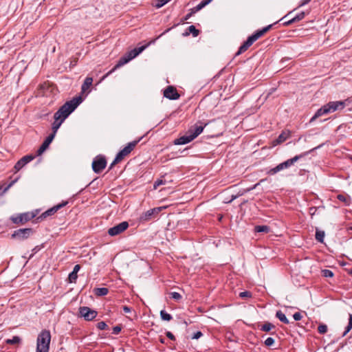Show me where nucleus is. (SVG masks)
Returning <instances> with one entry per match:
<instances>
[{"label": "nucleus", "mask_w": 352, "mask_h": 352, "mask_svg": "<svg viewBox=\"0 0 352 352\" xmlns=\"http://www.w3.org/2000/svg\"><path fill=\"white\" fill-rule=\"evenodd\" d=\"M81 101L82 99L80 97L74 98L72 100L66 102L60 107L54 116V122L52 124L53 132L52 134L56 135V133L63 121L76 109Z\"/></svg>", "instance_id": "nucleus-1"}, {"label": "nucleus", "mask_w": 352, "mask_h": 352, "mask_svg": "<svg viewBox=\"0 0 352 352\" xmlns=\"http://www.w3.org/2000/svg\"><path fill=\"white\" fill-rule=\"evenodd\" d=\"M278 22L276 21L274 24H270L269 25H267L266 27H264L261 30H256L253 34L250 36L248 39L240 46L238 52L236 53L235 56H239L245 51L248 50V49L255 42L257 41L259 38L263 36L265 33H267L268 31H270L272 26L277 23Z\"/></svg>", "instance_id": "nucleus-2"}, {"label": "nucleus", "mask_w": 352, "mask_h": 352, "mask_svg": "<svg viewBox=\"0 0 352 352\" xmlns=\"http://www.w3.org/2000/svg\"><path fill=\"white\" fill-rule=\"evenodd\" d=\"M204 129V126L195 125L189 129L184 135L179 137L174 140L173 143L175 145H184L188 144L195 139L199 134H201Z\"/></svg>", "instance_id": "nucleus-3"}, {"label": "nucleus", "mask_w": 352, "mask_h": 352, "mask_svg": "<svg viewBox=\"0 0 352 352\" xmlns=\"http://www.w3.org/2000/svg\"><path fill=\"white\" fill-rule=\"evenodd\" d=\"M146 46L147 45H143L140 47L134 48L133 50L128 52L126 55L121 57L118 61L117 64L103 76V78L107 77L109 75L115 72L117 69L125 65L133 58H135L146 47Z\"/></svg>", "instance_id": "nucleus-4"}, {"label": "nucleus", "mask_w": 352, "mask_h": 352, "mask_svg": "<svg viewBox=\"0 0 352 352\" xmlns=\"http://www.w3.org/2000/svg\"><path fill=\"white\" fill-rule=\"evenodd\" d=\"M344 101L329 102V103L324 105L316 111L314 117L311 118V121L315 120L316 118H318L322 115L327 114L331 112H334L339 109H342L344 108Z\"/></svg>", "instance_id": "nucleus-5"}, {"label": "nucleus", "mask_w": 352, "mask_h": 352, "mask_svg": "<svg viewBox=\"0 0 352 352\" xmlns=\"http://www.w3.org/2000/svg\"><path fill=\"white\" fill-rule=\"evenodd\" d=\"M50 341V331L45 329L41 331L37 338L36 352H49Z\"/></svg>", "instance_id": "nucleus-6"}, {"label": "nucleus", "mask_w": 352, "mask_h": 352, "mask_svg": "<svg viewBox=\"0 0 352 352\" xmlns=\"http://www.w3.org/2000/svg\"><path fill=\"white\" fill-rule=\"evenodd\" d=\"M142 138H139L137 140L132 141L121 151H120L116 156V162H121L126 156H127L135 147L138 143L141 140Z\"/></svg>", "instance_id": "nucleus-7"}, {"label": "nucleus", "mask_w": 352, "mask_h": 352, "mask_svg": "<svg viewBox=\"0 0 352 352\" xmlns=\"http://www.w3.org/2000/svg\"><path fill=\"white\" fill-rule=\"evenodd\" d=\"M162 208H154L143 212L140 217V221L145 223L155 218L158 214L162 211Z\"/></svg>", "instance_id": "nucleus-8"}, {"label": "nucleus", "mask_w": 352, "mask_h": 352, "mask_svg": "<svg viewBox=\"0 0 352 352\" xmlns=\"http://www.w3.org/2000/svg\"><path fill=\"white\" fill-rule=\"evenodd\" d=\"M107 165L106 158L102 155L96 156L92 162V169L96 173H100Z\"/></svg>", "instance_id": "nucleus-9"}, {"label": "nucleus", "mask_w": 352, "mask_h": 352, "mask_svg": "<svg viewBox=\"0 0 352 352\" xmlns=\"http://www.w3.org/2000/svg\"><path fill=\"white\" fill-rule=\"evenodd\" d=\"M35 217L32 212H25L18 214L17 216H12L11 221L15 224H24L30 221Z\"/></svg>", "instance_id": "nucleus-10"}, {"label": "nucleus", "mask_w": 352, "mask_h": 352, "mask_svg": "<svg viewBox=\"0 0 352 352\" xmlns=\"http://www.w3.org/2000/svg\"><path fill=\"white\" fill-rule=\"evenodd\" d=\"M68 204L67 201H63L60 204H58L52 208L47 210L45 212H43L38 218V220L43 221L47 217L52 216L58 210L63 208Z\"/></svg>", "instance_id": "nucleus-11"}, {"label": "nucleus", "mask_w": 352, "mask_h": 352, "mask_svg": "<svg viewBox=\"0 0 352 352\" xmlns=\"http://www.w3.org/2000/svg\"><path fill=\"white\" fill-rule=\"evenodd\" d=\"M79 314L85 318V320L87 321L94 320L98 315L96 311L93 310L88 307H80L79 308Z\"/></svg>", "instance_id": "nucleus-12"}, {"label": "nucleus", "mask_w": 352, "mask_h": 352, "mask_svg": "<svg viewBox=\"0 0 352 352\" xmlns=\"http://www.w3.org/2000/svg\"><path fill=\"white\" fill-rule=\"evenodd\" d=\"M128 228H129V223L127 221H122V222L120 223L119 224H118L112 228H110L108 230V234L112 236H116V235L121 234L124 231H125Z\"/></svg>", "instance_id": "nucleus-13"}, {"label": "nucleus", "mask_w": 352, "mask_h": 352, "mask_svg": "<svg viewBox=\"0 0 352 352\" xmlns=\"http://www.w3.org/2000/svg\"><path fill=\"white\" fill-rule=\"evenodd\" d=\"M33 230L32 228H21L15 230L12 234V238L18 239L19 240H23L28 239Z\"/></svg>", "instance_id": "nucleus-14"}, {"label": "nucleus", "mask_w": 352, "mask_h": 352, "mask_svg": "<svg viewBox=\"0 0 352 352\" xmlns=\"http://www.w3.org/2000/svg\"><path fill=\"white\" fill-rule=\"evenodd\" d=\"M322 145H319L317 147H315L311 150H309V151H306V152H304V153H302L299 155H297L296 156H294V157L291 158V159H289L285 162H283L286 168L290 167L291 166H292L295 162H296L297 161H298L300 159H302L303 157H305V156H307L309 153H310L311 151L321 147Z\"/></svg>", "instance_id": "nucleus-15"}, {"label": "nucleus", "mask_w": 352, "mask_h": 352, "mask_svg": "<svg viewBox=\"0 0 352 352\" xmlns=\"http://www.w3.org/2000/svg\"><path fill=\"white\" fill-rule=\"evenodd\" d=\"M36 155H27L21 157L14 165V168L17 172L23 168L27 164L32 161Z\"/></svg>", "instance_id": "nucleus-16"}, {"label": "nucleus", "mask_w": 352, "mask_h": 352, "mask_svg": "<svg viewBox=\"0 0 352 352\" xmlns=\"http://www.w3.org/2000/svg\"><path fill=\"white\" fill-rule=\"evenodd\" d=\"M164 96L170 100H177L179 98L180 95L178 94L175 87L168 86L164 91Z\"/></svg>", "instance_id": "nucleus-17"}, {"label": "nucleus", "mask_w": 352, "mask_h": 352, "mask_svg": "<svg viewBox=\"0 0 352 352\" xmlns=\"http://www.w3.org/2000/svg\"><path fill=\"white\" fill-rule=\"evenodd\" d=\"M208 1L203 0L201 3H199L197 6L195 7L191 8L190 10V12L187 14L185 17L184 18L183 21H186L189 19L193 14H195L196 12L201 10L202 8H204L205 6L208 5Z\"/></svg>", "instance_id": "nucleus-18"}, {"label": "nucleus", "mask_w": 352, "mask_h": 352, "mask_svg": "<svg viewBox=\"0 0 352 352\" xmlns=\"http://www.w3.org/2000/svg\"><path fill=\"white\" fill-rule=\"evenodd\" d=\"M54 138V134L49 135L37 150V155H41L50 146Z\"/></svg>", "instance_id": "nucleus-19"}, {"label": "nucleus", "mask_w": 352, "mask_h": 352, "mask_svg": "<svg viewBox=\"0 0 352 352\" xmlns=\"http://www.w3.org/2000/svg\"><path fill=\"white\" fill-rule=\"evenodd\" d=\"M290 137V132L289 131H283L278 135V137L272 142L273 146H276L284 142Z\"/></svg>", "instance_id": "nucleus-20"}, {"label": "nucleus", "mask_w": 352, "mask_h": 352, "mask_svg": "<svg viewBox=\"0 0 352 352\" xmlns=\"http://www.w3.org/2000/svg\"><path fill=\"white\" fill-rule=\"evenodd\" d=\"M284 169H286V167H285L284 163L282 162V163L279 164L278 165H277L276 167L269 170L267 172V174L273 175H275L276 173H277L278 172L283 170Z\"/></svg>", "instance_id": "nucleus-21"}, {"label": "nucleus", "mask_w": 352, "mask_h": 352, "mask_svg": "<svg viewBox=\"0 0 352 352\" xmlns=\"http://www.w3.org/2000/svg\"><path fill=\"white\" fill-rule=\"evenodd\" d=\"M284 169H286V167H285L284 163L282 162V163L279 164L278 165H277L276 167L269 170L267 172V174L273 175H275L276 173H277L278 172L283 170Z\"/></svg>", "instance_id": "nucleus-22"}, {"label": "nucleus", "mask_w": 352, "mask_h": 352, "mask_svg": "<svg viewBox=\"0 0 352 352\" xmlns=\"http://www.w3.org/2000/svg\"><path fill=\"white\" fill-rule=\"evenodd\" d=\"M337 199L343 202L345 206H349L350 204H351V198H350V196L347 195H342V194H339L337 196Z\"/></svg>", "instance_id": "nucleus-23"}, {"label": "nucleus", "mask_w": 352, "mask_h": 352, "mask_svg": "<svg viewBox=\"0 0 352 352\" xmlns=\"http://www.w3.org/2000/svg\"><path fill=\"white\" fill-rule=\"evenodd\" d=\"M274 329L275 326L272 323L270 322H265L263 325H261L260 330L265 332H270Z\"/></svg>", "instance_id": "nucleus-24"}, {"label": "nucleus", "mask_w": 352, "mask_h": 352, "mask_svg": "<svg viewBox=\"0 0 352 352\" xmlns=\"http://www.w3.org/2000/svg\"><path fill=\"white\" fill-rule=\"evenodd\" d=\"M190 34H192L194 37H196L199 35V30L196 29V28L192 25L188 28V32H185L184 35L188 36Z\"/></svg>", "instance_id": "nucleus-25"}, {"label": "nucleus", "mask_w": 352, "mask_h": 352, "mask_svg": "<svg viewBox=\"0 0 352 352\" xmlns=\"http://www.w3.org/2000/svg\"><path fill=\"white\" fill-rule=\"evenodd\" d=\"M276 317L277 318H278L280 321H281L282 322H283L285 324H289V321L287 318V317L285 315V314L282 311H280V310L276 311Z\"/></svg>", "instance_id": "nucleus-26"}, {"label": "nucleus", "mask_w": 352, "mask_h": 352, "mask_svg": "<svg viewBox=\"0 0 352 352\" xmlns=\"http://www.w3.org/2000/svg\"><path fill=\"white\" fill-rule=\"evenodd\" d=\"M109 292V289L107 287H99L94 289L95 295L98 296H106Z\"/></svg>", "instance_id": "nucleus-27"}, {"label": "nucleus", "mask_w": 352, "mask_h": 352, "mask_svg": "<svg viewBox=\"0 0 352 352\" xmlns=\"http://www.w3.org/2000/svg\"><path fill=\"white\" fill-rule=\"evenodd\" d=\"M93 78L91 77H87L82 85L81 89L82 91L87 90L92 85Z\"/></svg>", "instance_id": "nucleus-28"}, {"label": "nucleus", "mask_w": 352, "mask_h": 352, "mask_svg": "<svg viewBox=\"0 0 352 352\" xmlns=\"http://www.w3.org/2000/svg\"><path fill=\"white\" fill-rule=\"evenodd\" d=\"M270 230V228L267 226H256L254 228V231L256 232H265L267 233Z\"/></svg>", "instance_id": "nucleus-29"}, {"label": "nucleus", "mask_w": 352, "mask_h": 352, "mask_svg": "<svg viewBox=\"0 0 352 352\" xmlns=\"http://www.w3.org/2000/svg\"><path fill=\"white\" fill-rule=\"evenodd\" d=\"M324 232L322 231V230H319L318 229H316V239L318 241V242H320V243H323L324 241Z\"/></svg>", "instance_id": "nucleus-30"}, {"label": "nucleus", "mask_w": 352, "mask_h": 352, "mask_svg": "<svg viewBox=\"0 0 352 352\" xmlns=\"http://www.w3.org/2000/svg\"><path fill=\"white\" fill-rule=\"evenodd\" d=\"M160 316L163 320L166 321H170L173 318L172 316L167 313L165 310H162L160 311Z\"/></svg>", "instance_id": "nucleus-31"}, {"label": "nucleus", "mask_w": 352, "mask_h": 352, "mask_svg": "<svg viewBox=\"0 0 352 352\" xmlns=\"http://www.w3.org/2000/svg\"><path fill=\"white\" fill-rule=\"evenodd\" d=\"M21 342V338L19 336H13L11 339H8L6 342L9 344H15Z\"/></svg>", "instance_id": "nucleus-32"}, {"label": "nucleus", "mask_w": 352, "mask_h": 352, "mask_svg": "<svg viewBox=\"0 0 352 352\" xmlns=\"http://www.w3.org/2000/svg\"><path fill=\"white\" fill-rule=\"evenodd\" d=\"M352 329V314H349V323L347 327H346V329L344 332L343 333L342 336H344L346 335L348 332Z\"/></svg>", "instance_id": "nucleus-33"}, {"label": "nucleus", "mask_w": 352, "mask_h": 352, "mask_svg": "<svg viewBox=\"0 0 352 352\" xmlns=\"http://www.w3.org/2000/svg\"><path fill=\"white\" fill-rule=\"evenodd\" d=\"M77 278H78L77 273L72 272L71 273H69V276H68L69 283H76Z\"/></svg>", "instance_id": "nucleus-34"}, {"label": "nucleus", "mask_w": 352, "mask_h": 352, "mask_svg": "<svg viewBox=\"0 0 352 352\" xmlns=\"http://www.w3.org/2000/svg\"><path fill=\"white\" fill-rule=\"evenodd\" d=\"M327 326L324 324H320L318 327V331L320 334H324L327 331Z\"/></svg>", "instance_id": "nucleus-35"}, {"label": "nucleus", "mask_w": 352, "mask_h": 352, "mask_svg": "<svg viewBox=\"0 0 352 352\" xmlns=\"http://www.w3.org/2000/svg\"><path fill=\"white\" fill-rule=\"evenodd\" d=\"M305 12H301L300 13L296 14L294 18H292V19H293V21H294V23H296V22L300 21L302 19H303L305 18Z\"/></svg>", "instance_id": "nucleus-36"}, {"label": "nucleus", "mask_w": 352, "mask_h": 352, "mask_svg": "<svg viewBox=\"0 0 352 352\" xmlns=\"http://www.w3.org/2000/svg\"><path fill=\"white\" fill-rule=\"evenodd\" d=\"M322 274L324 277H326V278H331L333 276V272L329 270H323L322 271Z\"/></svg>", "instance_id": "nucleus-37"}, {"label": "nucleus", "mask_w": 352, "mask_h": 352, "mask_svg": "<svg viewBox=\"0 0 352 352\" xmlns=\"http://www.w3.org/2000/svg\"><path fill=\"white\" fill-rule=\"evenodd\" d=\"M170 0H157V3L155 4V7L160 8L164 6L166 3L169 2Z\"/></svg>", "instance_id": "nucleus-38"}, {"label": "nucleus", "mask_w": 352, "mask_h": 352, "mask_svg": "<svg viewBox=\"0 0 352 352\" xmlns=\"http://www.w3.org/2000/svg\"><path fill=\"white\" fill-rule=\"evenodd\" d=\"M170 295V298L176 300H179L182 298L181 294L176 292H171Z\"/></svg>", "instance_id": "nucleus-39"}, {"label": "nucleus", "mask_w": 352, "mask_h": 352, "mask_svg": "<svg viewBox=\"0 0 352 352\" xmlns=\"http://www.w3.org/2000/svg\"><path fill=\"white\" fill-rule=\"evenodd\" d=\"M264 344L266 346H271L274 344V339L269 337L265 340Z\"/></svg>", "instance_id": "nucleus-40"}, {"label": "nucleus", "mask_w": 352, "mask_h": 352, "mask_svg": "<svg viewBox=\"0 0 352 352\" xmlns=\"http://www.w3.org/2000/svg\"><path fill=\"white\" fill-rule=\"evenodd\" d=\"M107 327V324L104 322L101 321L97 324V328L100 330H104Z\"/></svg>", "instance_id": "nucleus-41"}, {"label": "nucleus", "mask_w": 352, "mask_h": 352, "mask_svg": "<svg viewBox=\"0 0 352 352\" xmlns=\"http://www.w3.org/2000/svg\"><path fill=\"white\" fill-rule=\"evenodd\" d=\"M122 327L120 325H117L113 328L112 333L118 335L121 331Z\"/></svg>", "instance_id": "nucleus-42"}, {"label": "nucleus", "mask_w": 352, "mask_h": 352, "mask_svg": "<svg viewBox=\"0 0 352 352\" xmlns=\"http://www.w3.org/2000/svg\"><path fill=\"white\" fill-rule=\"evenodd\" d=\"M165 182H164L162 179H157L155 182L153 187L155 189H156L158 186L164 184Z\"/></svg>", "instance_id": "nucleus-43"}, {"label": "nucleus", "mask_w": 352, "mask_h": 352, "mask_svg": "<svg viewBox=\"0 0 352 352\" xmlns=\"http://www.w3.org/2000/svg\"><path fill=\"white\" fill-rule=\"evenodd\" d=\"M239 296L241 298H248L251 297V293L248 291L242 292L239 294Z\"/></svg>", "instance_id": "nucleus-44"}, {"label": "nucleus", "mask_w": 352, "mask_h": 352, "mask_svg": "<svg viewBox=\"0 0 352 352\" xmlns=\"http://www.w3.org/2000/svg\"><path fill=\"white\" fill-rule=\"evenodd\" d=\"M293 318H294V320L298 321L302 319V316L300 312H296L294 314Z\"/></svg>", "instance_id": "nucleus-45"}, {"label": "nucleus", "mask_w": 352, "mask_h": 352, "mask_svg": "<svg viewBox=\"0 0 352 352\" xmlns=\"http://www.w3.org/2000/svg\"><path fill=\"white\" fill-rule=\"evenodd\" d=\"M202 336V333L201 331H197L194 333L192 336V339H199Z\"/></svg>", "instance_id": "nucleus-46"}, {"label": "nucleus", "mask_w": 352, "mask_h": 352, "mask_svg": "<svg viewBox=\"0 0 352 352\" xmlns=\"http://www.w3.org/2000/svg\"><path fill=\"white\" fill-rule=\"evenodd\" d=\"M166 336H167L169 339H170V340H175V336H174L171 332H170V331H167V332L166 333Z\"/></svg>", "instance_id": "nucleus-47"}, {"label": "nucleus", "mask_w": 352, "mask_h": 352, "mask_svg": "<svg viewBox=\"0 0 352 352\" xmlns=\"http://www.w3.org/2000/svg\"><path fill=\"white\" fill-rule=\"evenodd\" d=\"M14 182H12L10 184H8L3 190V191L1 192V195H4V193L12 186V185L13 184Z\"/></svg>", "instance_id": "nucleus-48"}, {"label": "nucleus", "mask_w": 352, "mask_h": 352, "mask_svg": "<svg viewBox=\"0 0 352 352\" xmlns=\"http://www.w3.org/2000/svg\"><path fill=\"white\" fill-rule=\"evenodd\" d=\"M123 311L125 313H130L131 311V308L128 306H124L123 307Z\"/></svg>", "instance_id": "nucleus-49"}, {"label": "nucleus", "mask_w": 352, "mask_h": 352, "mask_svg": "<svg viewBox=\"0 0 352 352\" xmlns=\"http://www.w3.org/2000/svg\"><path fill=\"white\" fill-rule=\"evenodd\" d=\"M294 23V21H293V19H290V20H289L287 21L284 22L283 23V25L288 26V25H291V24H292Z\"/></svg>", "instance_id": "nucleus-50"}, {"label": "nucleus", "mask_w": 352, "mask_h": 352, "mask_svg": "<svg viewBox=\"0 0 352 352\" xmlns=\"http://www.w3.org/2000/svg\"><path fill=\"white\" fill-rule=\"evenodd\" d=\"M80 265H76L73 269V272L78 273V272L80 270Z\"/></svg>", "instance_id": "nucleus-51"}, {"label": "nucleus", "mask_w": 352, "mask_h": 352, "mask_svg": "<svg viewBox=\"0 0 352 352\" xmlns=\"http://www.w3.org/2000/svg\"><path fill=\"white\" fill-rule=\"evenodd\" d=\"M177 25H178V24H175V25H174L172 28H170L167 29V30H165V31H164V32H163V33H162L160 36H162V35L165 34L166 33H167L168 32H169L172 28H175V27L177 26Z\"/></svg>", "instance_id": "nucleus-52"}, {"label": "nucleus", "mask_w": 352, "mask_h": 352, "mask_svg": "<svg viewBox=\"0 0 352 352\" xmlns=\"http://www.w3.org/2000/svg\"><path fill=\"white\" fill-rule=\"evenodd\" d=\"M309 1H311V0H302L300 6H305L307 4Z\"/></svg>", "instance_id": "nucleus-53"}, {"label": "nucleus", "mask_w": 352, "mask_h": 352, "mask_svg": "<svg viewBox=\"0 0 352 352\" xmlns=\"http://www.w3.org/2000/svg\"><path fill=\"white\" fill-rule=\"evenodd\" d=\"M39 250H40V248H39L38 246L35 247V248L32 250L33 254H32L30 255V258L33 256V254H34V253L37 252V251H38Z\"/></svg>", "instance_id": "nucleus-54"}, {"label": "nucleus", "mask_w": 352, "mask_h": 352, "mask_svg": "<svg viewBox=\"0 0 352 352\" xmlns=\"http://www.w3.org/2000/svg\"><path fill=\"white\" fill-rule=\"evenodd\" d=\"M120 162H116V158L113 161V162L109 166V169H111L116 164L119 163Z\"/></svg>", "instance_id": "nucleus-55"}, {"label": "nucleus", "mask_w": 352, "mask_h": 352, "mask_svg": "<svg viewBox=\"0 0 352 352\" xmlns=\"http://www.w3.org/2000/svg\"><path fill=\"white\" fill-rule=\"evenodd\" d=\"M311 214H314L316 211V208L312 207L309 209Z\"/></svg>", "instance_id": "nucleus-56"}, {"label": "nucleus", "mask_w": 352, "mask_h": 352, "mask_svg": "<svg viewBox=\"0 0 352 352\" xmlns=\"http://www.w3.org/2000/svg\"><path fill=\"white\" fill-rule=\"evenodd\" d=\"M258 184H256L254 185L252 188H249L248 190H251L254 189Z\"/></svg>", "instance_id": "nucleus-57"}, {"label": "nucleus", "mask_w": 352, "mask_h": 352, "mask_svg": "<svg viewBox=\"0 0 352 352\" xmlns=\"http://www.w3.org/2000/svg\"><path fill=\"white\" fill-rule=\"evenodd\" d=\"M71 64H72L73 65H75L76 64V60H74V61H72Z\"/></svg>", "instance_id": "nucleus-58"}, {"label": "nucleus", "mask_w": 352, "mask_h": 352, "mask_svg": "<svg viewBox=\"0 0 352 352\" xmlns=\"http://www.w3.org/2000/svg\"><path fill=\"white\" fill-rule=\"evenodd\" d=\"M348 230H352V223H351L350 226L349 227Z\"/></svg>", "instance_id": "nucleus-59"}, {"label": "nucleus", "mask_w": 352, "mask_h": 352, "mask_svg": "<svg viewBox=\"0 0 352 352\" xmlns=\"http://www.w3.org/2000/svg\"><path fill=\"white\" fill-rule=\"evenodd\" d=\"M160 342H161L162 343H164V339L161 338V339H160Z\"/></svg>", "instance_id": "nucleus-60"}, {"label": "nucleus", "mask_w": 352, "mask_h": 352, "mask_svg": "<svg viewBox=\"0 0 352 352\" xmlns=\"http://www.w3.org/2000/svg\"><path fill=\"white\" fill-rule=\"evenodd\" d=\"M350 160L352 162V156L349 157Z\"/></svg>", "instance_id": "nucleus-61"}, {"label": "nucleus", "mask_w": 352, "mask_h": 352, "mask_svg": "<svg viewBox=\"0 0 352 352\" xmlns=\"http://www.w3.org/2000/svg\"><path fill=\"white\" fill-rule=\"evenodd\" d=\"M349 273H350V274H352V269L351 270V271H350V272H349Z\"/></svg>", "instance_id": "nucleus-62"}, {"label": "nucleus", "mask_w": 352, "mask_h": 352, "mask_svg": "<svg viewBox=\"0 0 352 352\" xmlns=\"http://www.w3.org/2000/svg\"><path fill=\"white\" fill-rule=\"evenodd\" d=\"M1 189V186H0V190Z\"/></svg>", "instance_id": "nucleus-63"}]
</instances>
